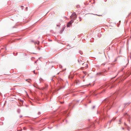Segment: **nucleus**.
<instances>
[{"label": "nucleus", "instance_id": "1", "mask_svg": "<svg viewBox=\"0 0 131 131\" xmlns=\"http://www.w3.org/2000/svg\"><path fill=\"white\" fill-rule=\"evenodd\" d=\"M79 63L80 64H82L83 67H88V64H87V62H84L83 63L82 62L81 63V62H80Z\"/></svg>", "mask_w": 131, "mask_h": 131}, {"label": "nucleus", "instance_id": "2", "mask_svg": "<svg viewBox=\"0 0 131 131\" xmlns=\"http://www.w3.org/2000/svg\"><path fill=\"white\" fill-rule=\"evenodd\" d=\"M71 17H72L73 19H75L77 17L75 13H73L72 14V15Z\"/></svg>", "mask_w": 131, "mask_h": 131}, {"label": "nucleus", "instance_id": "3", "mask_svg": "<svg viewBox=\"0 0 131 131\" xmlns=\"http://www.w3.org/2000/svg\"><path fill=\"white\" fill-rule=\"evenodd\" d=\"M73 22V21L72 20H71L68 23V24L67 25V27H69L71 24Z\"/></svg>", "mask_w": 131, "mask_h": 131}, {"label": "nucleus", "instance_id": "4", "mask_svg": "<svg viewBox=\"0 0 131 131\" xmlns=\"http://www.w3.org/2000/svg\"><path fill=\"white\" fill-rule=\"evenodd\" d=\"M26 81H27L28 82H30V79H27L26 80Z\"/></svg>", "mask_w": 131, "mask_h": 131}, {"label": "nucleus", "instance_id": "5", "mask_svg": "<svg viewBox=\"0 0 131 131\" xmlns=\"http://www.w3.org/2000/svg\"><path fill=\"white\" fill-rule=\"evenodd\" d=\"M83 73L84 74H85V75H86V72H85V71H83Z\"/></svg>", "mask_w": 131, "mask_h": 131}, {"label": "nucleus", "instance_id": "6", "mask_svg": "<svg viewBox=\"0 0 131 131\" xmlns=\"http://www.w3.org/2000/svg\"><path fill=\"white\" fill-rule=\"evenodd\" d=\"M105 63H103L101 64V65L104 66L105 65Z\"/></svg>", "mask_w": 131, "mask_h": 131}, {"label": "nucleus", "instance_id": "7", "mask_svg": "<svg viewBox=\"0 0 131 131\" xmlns=\"http://www.w3.org/2000/svg\"><path fill=\"white\" fill-rule=\"evenodd\" d=\"M34 74H35V71H34Z\"/></svg>", "mask_w": 131, "mask_h": 131}, {"label": "nucleus", "instance_id": "8", "mask_svg": "<svg viewBox=\"0 0 131 131\" xmlns=\"http://www.w3.org/2000/svg\"><path fill=\"white\" fill-rule=\"evenodd\" d=\"M80 61L81 62H82V61H81V60H80Z\"/></svg>", "mask_w": 131, "mask_h": 131}, {"label": "nucleus", "instance_id": "9", "mask_svg": "<svg viewBox=\"0 0 131 131\" xmlns=\"http://www.w3.org/2000/svg\"><path fill=\"white\" fill-rule=\"evenodd\" d=\"M123 129H124V128H123Z\"/></svg>", "mask_w": 131, "mask_h": 131}, {"label": "nucleus", "instance_id": "10", "mask_svg": "<svg viewBox=\"0 0 131 131\" xmlns=\"http://www.w3.org/2000/svg\"><path fill=\"white\" fill-rule=\"evenodd\" d=\"M63 103V102H62V103Z\"/></svg>", "mask_w": 131, "mask_h": 131}]
</instances>
